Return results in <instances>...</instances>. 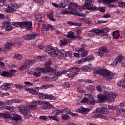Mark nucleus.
I'll return each mask as SVG.
<instances>
[{
  "instance_id": "nucleus-1",
  "label": "nucleus",
  "mask_w": 125,
  "mask_h": 125,
  "mask_svg": "<svg viewBox=\"0 0 125 125\" xmlns=\"http://www.w3.org/2000/svg\"><path fill=\"white\" fill-rule=\"evenodd\" d=\"M94 73L104 77L106 81H110L114 79V74L106 69H95L94 70Z\"/></svg>"
},
{
  "instance_id": "nucleus-2",
  "label": "nucleus",
  "mask_w": 125,
  "mask_h": 125,
  "mask_svg": "<svg viewBox=\"0 0 125 125\" xmlns=\"http://www.w3.org/2000/svg\"><path fill=\"white\" fill-rule=\"evenodd\" d=\"M2 3V6L4 7L6 9V11L8 12V13H13V12H15V11H17L19 8V6H18L16 4H6L4 3V0H0V3Z\"/></svg>"
},
{
  "instance_id": "nucleus-3",
  "label": "nucleus",
  "mask_w": 125,
  "mask_h": 125,
  "mask_svg": "<svg viewBox=\"0 0 125 125\" xmlns=\"http://www.w3.org/2000/svg\"><path fill=\"white\" fill-rule=\"evenodd\" d=\"M41 73H46L48 75H51L52 74H55V71H53L49 67L46 68H40L37 67L36 68V72L33 74L35 77H40L41 76Z\"/></svg>"
},
{
  "instance_id": "nucleus-4",
  "label": "nucleus",
  "mask_w": 125,
  "mask_h": 125,
  "mask_svg": "<svg viewBox=\"0 0 125 125\" xmlns=\"http://www.w3.org/2000/svg\"><path fill=\"white\" fill-rule=\"evenodd\" d=\"M15 26H20L21 28H25L26 30L27 31H33V27H32V25H33V23L32 21H23L21 22H17L14 23Z\"/></svg>"
},
{
  "instance_id": "nucleus-5",
  "label": "nucleus",
  "mask_w": 125,
  "mask_h": 125,
  "mask_svg": "<svg viewBox=\"0 0 125 125\" xmlns=\"http://www.w3.org/2000/svg\"><path fill=\"white\" fill-rule=\"evenodd\" d=\"M18 108L20 113L25 116L24 118L26 119V120L32 117V114H30L31 111L29 107H27V106L20 105L18 107Z\"/></svg>"
},
{
  "instance_id": "nucleus-6",
  "label": "nucleus",
  "mask_w": 125,
  "mask_h": 125,
  "mask_svg": "<svg viewBox=\"0 0 125 125\" xmlns=\"http://www.w3.org/2000/svg\"><path fill=\"white\" fill-rule=\"evenodd\" d=\"M102 114H109V110L105 107H97L94 112V115H93V118H96V119L99 118V116L102 115Z\"/></svg>"
},
{
  "instance_id": "nucleus-7",
  "label": "nucleus",
  "mask_w": 125,
  "mask_h": 125,
  "mask_svg": "<svg viewBox=\"0 0 125 125\" xmlns=\"http://www.w3.org/2000/svg\"><path fill=\"white\" fill-rule=\"evenodd\" d=\"M85 3L83 4V7L85 9H89V10H94L96 6L94 5V0H85Z\"/></svg>"
},
{
  "instance_id": "nucleus-8",
  "label": "nucleus",
  "mask_w": 125,
  "mask_h": 125,
  "mask_svg": "<svg viewBox=\"0 0 125 125\" xmlns=\"http://www.w3.org/2000/svg\"><path fill=\"white\" fill-rule=\"evenodd\" d=\"M35 63H36V62L34 60H31L30 61L29 60H27L25 61L24 64L19 68V70L30 69V67H31L32 65L35 64Z\"/></svg>"
},
{
  "instance_id": "nucleus-9",
  "label": "nucleus",
  "mask_w": 125,
  "mask_h": 125,
  "mask_svg": "<svg viewBox=\"0 0 125 125\" xmlns=\"http://www.w3.org/2000/svg\"><path fill=\"white\" fill-rule=\"evenodd\" d=\"M10 25H11V22H10V21H9L7 18H5L3 20V26H1V28L5 29L6 31H11L12 27Z\"/></svg>"
},
{
  "instance_id": "nucleus-10",
  "label": "nucleus",
  "mask_w": 125,
  "mask_h": 125,
  "mask_svg": "<svg viewBox=\"0 0 125 125\" xmlns=\"http://www.w3.org/2000/svg\"><path fill=\"white\" fill-rule=\"evenodd\" d=\"M104 54L105 56H106V57H109L111 56V55L109 54V53H108L107 48L105 47H100L98 52V55H99L101 57H104Z\"/></svg>"
},
{
  "instance_id": "nucleus-11",
  "label": "nucleus",
  "mask_w": 125,
  "mask_h": 125,
  "mask_svg": "<svg viewBox=\"0 0 125 125\" xmlns=\"http://www.w3.org/2000/svg\"><path fill=\"white\" fill-rule=\"evenodd\" d=\"M57 49L53 48L52 46L50 45H47L44 49L45 52L50 54L51 56L55 57L56 54V50Z\"/></svg>"
},
{
  "instance_id": "nucleus-12",
  "label": "nucleus",
  "mask_w": 125,
  "mask_h": 125,
  "mask_svg": "<svg viewBox=\"0 0 125 125\" xmlns=\"http://www.w3.org/2000/svg\"><path fill=\"white\" fill-rule=\"evenodd\" d=\"M38 27L41 29V32L43 35L47 34V28L45 26V23L42 21H38Z\"/></svg>"
},
{
  "instance_id": "nucleus-13",
  "label": "nucleus",
  "mask_w": 125,
  "mask_h": 125,
  "mask_svg": "<svg viewBox=\"0 0 125 125\" xmlns=\"http://www.w3.org/2000/svg\"><path fill=\"white\" fill-rule=\"evenodd\" d=\"M60 113L58 112V109L57 108H53L52 110L51 115L52 116H48L49 119H51V120H53L54 121H56V122H58L59 120L57 117L59 115Z\"/></svg>"
},
{
  "instance_id": "nucleus-14",
  "label": "nucleus",
  "mask_w": 125,
  "mask_h": 125,
  "mask_svg": "<svg viewBox=\"0 0 125 125\" xmlns=\"http://www.w3.org/2000/svg\"><path fill=\"white\" fill-rule=\"evenodd\" d=\"M92 31H93L95 35L97 36L99 35V34H104L109 32V28H108V27H105L102 30H100L98 28H93L92 29Z\"/></svg>"
},
{
  "instance_id": "nucleus-15",
  "label": "nucleus",
  "mask_w": 125,
  "mask_h": 125,
  "mask_svg": "<svg viewBox=\"0 0 125 125\" xmlns=\"http://www.w3.org/2000/svg\"><path fill=\"white\" fill-rule=\"evenodd\" d=\"M39 33H31L29 34L25 35L23 36L24 40H27V41H30V40H33L35 39L36 37H39Z\"/></svg>"
},
{
  "instance_id": "nucleus-16",
  "label": "nucleus",
  "mask_w": 125,
  "mask_h": 125,
  "mask_svg": "<svg viewBox=\"0 0 125 125\" xmlns=\"http://www.w3.org/2000/svg\"><path fill=\"white\" fill-rule=\"evenodd\" d=\"M123 61H124V56L121 55H119L115 59V60L113 62V66H117V65H119V64L120 63L123 64L121 62H123Z\"/></svg>"
},
{
  "instance_id": "nucleus-17",
  "label": "nucleus",
  "mask_w": 125,
  "mask_h": 125,
  "mask_svg": "<svg viewBox=\"0 0 125 125\" xmlns=\"http://www.w3.org/2000/svg\"><path fill=\"white\" fill-rule=\"evenodd\" d=\"M105 96H106V100L108 102H114V101H115V97H116L117 95H115L114 94H110L107 92L105 93Z\"/></svg>"
},
{
  "instance_id": "nucleus-18",
  "label": "nucleus",
  "mask_w": 125,
  "mask_h": 125,
  "mask_svg": "<svg viewBox=\"0 0 125 125\" xmlns=\"http://www.w3.org/2000/svg\"><path fill=\"white\" fill-rule=\"evenodd\" d=\"M51 108H54V106L47 102H44L43 105L41 106V109L42 110H49Z\"/></svg>"
},
{
  "instance_id": "nucleus-19",
  "label": "nucleus",
  "mask_w": 125,
  "mask_h": 125,
  "mask_svg": "<svg viewBox=\"0 0 125 125\" xmlns=\"http://www.w3.org/2000/svg\"><path fill=\"white\" fill-rule=\"evenodd\" d=\"M66 52L67 51H65V50H62L60 51L57 49L55 56L56 57H59V58H61V57H65Z\"/></svg>"
},
{
  "instance_id": "nucleus-20",
  "label": "nucleus",
  "mask_w": 125,
  "mask_h": 125,
  "mask_svg": "<svg viewBox=\"0 0 125 125\" xmlns=\"http://www.w3.org/2000/svg\"><path fill=\"white\" fill-rule=\"evenodd\" d=\"M12 45H13V43H11L10 42H7L4 44V48L3 49V51L4 52H7L9 50L11 49V47H12Z\"/></svg>"
},
{
  "instance_id": "nucleus-21",
  "label": "nucleus",
  "mask_w": 125,
  "mask_h": 125,
  "mask_svg": "<svg viewBox=\"0 0 125 125\" xmlns=\"http://www.w3.org/2000/svg\"><path fill=\"white\" fill-rule=\"evenodd\" d=\"M37 89L35 88H26L25 90L27 91H29V93H31L33 94V95H36V94H38V92H39V87H37Z\"/></svg>"
},
{
  "instance_id": "nucleus-22",
  "label": "nucleus",
  "mask_w": 125,
  "mask_h": 125,
  "mask_svg": "<svg viewBox=\"0 0 125 125\" xmlns=\"http://www.w3.org/2000/svg\"><path fill=\"white\" fill-rule=\"evenodd\" d=\"M69 14H73V15H77V16H81L82 17L84 16V14L79 13L75 8H72V10L69 11Z\"/></svg>"
},
{
  "instance_id": "nucleus-23",
  "label": "nucleus",
  "mask_w": 125,
  "mask_h": 125,
  "mask_svg": "<svg viewBox=\"0 0 125 125\" xmlns=\"http://www.w3.org/2000/svg\"><path fill=\"white\" fill-rule=\"evenodd\" d=\"M97 97L100 100V103H103L104 102H105L106 100H107L106 94H105V96L102 94H100L98 95Z\"/></svg>"
},
{
  "instance_id": "nucleus-24",
  "label": "nucleus",
  "mask_w": 125,
  "mask_h": 125,
  "mask_svg": "<svg viewBox=\"0 0 125 125\" xmlns=\"http://www.w3.org/2000/svg\"><path fill=\"white\" fill-rule=\"evenodd\" d=\"M88 98V105H94L95 104V103H94V98L92 96V95L88 94L87 95Z\"/></svg>"
},
{
  "instance_id": "nucleus-25",
  "label": "nucleus",
  "mask_w": 125,
  "mask_h": 125,
  "mask_svg": "<svg viewBox=\"0 0 125 125\" xmlns=\"http://www.w3.org/2000/svg\"><path fill=\"white\" fill-rule=\"evenodd\" d=\"M14 73H12L11 72H8L6 71H2V74L1 76L2 77H4L5 78H9L11 77H13Z\"/></svg>"
},
{
  "instance_id": "nucleus-26",
  "label": "nucleus",
  "mask_w": 125,
  "mask_h": 125,
  "mask_svg": "<svg viewBox=\"0 0 125 125\" xmlns=\"http://www.w3.org/2000/svg\"><path fill=\"white\" fill-rule=\"evenodd\" d=\"M89 111H90L89 108H85L84 107H81L78 109V112L84 115H86V114H87Z\"/></svg>"
},
{
  "instance_id": "nucleus-27",
  "label": "nucleus",
  "mask_w": 125,
  "mask_h": 125,
  "mask_svg": "<svg viewBox=\"0 0 125 125\" xmlns=\"http://www.w3.org/2000/svg\"><path fill=\"white\" fill-rule=\"evenodd\" d=\"M43 100L49 99L50 100H56V98L53 96L52 95H49L48 94H43Z\"/></svg>"
},
{
  "instance_id": "nucleus-28",
  "label": "nucleus",
  "mask_w": 125,
  "mask_h": 125,
  "mask_svg": "<svg viewBox=\"0 0 125 125\" xmlns=\"http://www.w3.org/2000/svg\"><path fill=\"white\" fill-rule=\"evenodd\" d=\"M74 67H71L68 69V73H67V75L69 78H71V79L74 78L75 77V73L73 72L72 71V70H74Z\"/></svg>"
},
{
  "instance_id": "nucleus-29",
  "label": "nucleus",
  "mask_w": 125,
  "mask_h": 125,
  "mask_svg": "<svg viewBox=\"0 0 125 125\" xmlns=\"http://www.w3.org/2000/svg\"><path fill=\"white\" fill-rule=\"evenodd\" d=\"M51 63H52V62L51 61H47L45 63V68H49V69L50 70H52L53 71H55V73H52V74L51 75H57V74H56V70H54L53 68H50V66H50V65H51Z\"/></svg>"
},
{
  "instance_id": "nucleus-30",
  "label": "nucleus",
  "mask_w": 125,
  "mask_h": 125,
  "mask_svg": "<svg viewBox=\"0 0 125 125\" xmlns=\"http://www.w3.org/2000/svg\"><path fill=\"white\" fill-rule=\"evenodd\" d=\"M11 84H12V83H4L3 85L0 86V88H2L3 89H9Z\"/></svg>"
},
{
  "instance_id": "nucleus-31",
  "label": "nucleus",
  "mask_w": 125,
  "mask_h": 125,
  "mask_svg": "<svg viewBox=\"0 0 125 125\" xmlns=\"http://www.w3.org/2000/svg\"><path fill=\"white\" fill-rule=\"evenodd\" d=\"M117 84L120 87H125V79H122L121 81H119Z\"/></svg>"
},
{
  "instance_id": "nucleus-32",
  "label": "nucleus",
  "mask_w": 125,
  "mask_h": 125,
  "mask_svg": "<svg viewBox=\"0 0 125 125\" xmlns=\"http://www.w3.org/2000/svg\"><path fill=\"white\" fill-rule=\"evenodd\" d=\"M11 117L14 121H19L21 119V116L16 114L12 115Z\"/></svg>"
},
{
  "instance_id": "nucleus-33",
  "label": "nucleus",
  "mask_w": 125,
  "mask_h": 125,
  "mask_svg": "<svg viewBox=\"0 0 125 125\" xmlns=\"http://www.w3.org/2000/svg\"><path fill=\"white\" fill-rule=\"evenodd\" d=\"M54 87V85L53 84H43L42 85L40 88L41 89H46L47 88H49V87Z\"/></svg>"
},
{
  "instance_id": "nucleus-34",
  "label": "nucleus",
  "mask_w": 125,
  "mask_h": 125,
  "mask_svg": "<svg viewBox=\"0 0 125 125\" xmlns=\"http://www.w3.org/2000/svg\"><path fill=\"white\" fill-rule=\"evenodd\" d=\"M57 75H53V76H61L62 74H66V76L68 75V71L63 70L61 72L58 71H56Z\"/></svg>"
},
{
  "instance_id": "nucleus-35",
  "label": "nucleus",
  "mask_w": 125,
  "mask_h": 125,
  "mask_svg": "<svg viewBox=\"0 0 125 125\" xmlns=\"http://www.w3.org/2000/svg\"><path fill=\"white\" fill-rule=\"evenodd\" d=\"M120 37V32L118 31H115L113 33V38L115 40L118 39Z\"/></svg>"
},
{
  "instance_id": "nucleus-36",
  "label": "nucleus",
  "mask_w": 125,
  "mask_h": 125,
  "mask_svg": "<svg viewBox=\"0 0 125 125\" xmlns=\"http://www.w3.org/2000/svg\"><path fill=\"white\" fill-rule=\"evenodd\" d=\"M35 18L36 19V21H42V15L40 14L39 13H36L35 14Z\"/></svg>"
},
{
  "instance_id": "nucleus-37",
  "label": "nucleus",
  "mask_w": 125,
  "mask_h": 125,
  "mask_svg": "<svg viewBox=\"0 0 125 125\" xmlns=\"http://www.w3.org/2000/svg\"><path fill=\"white\" fill-rule=\"evenodd\" d=\"M123 1H124V0H119V1H118L117 2H118V4L119 7H125V2Z\"/></svg>"
},
{
  "instance_id": "nucleus-38",
  "label": "nucleus",
  "mask_w": 125,
  "mask_h": 125,
  "mask_svg": "<svg viewBox=\"0 0 125 125\" xmlns=\"http://www.w3.org/2000/svg\"><path fill=\"white\" fill-rule=\"evenodd\" d=\"M68 44V42L66 40H62L60 41V46H63V45H67Z\"/></svg>"
},
{
  "instance_id": "nucleus-39",
  "label": "nucleus",
  "mask_w": 125,
  "mask_h": 125,
  "mask_svg": "<svg viewBox=\"0 0 125 125\" xmlns=\"http://www.w3.org/2000/svg\"><path fill=\"white\" fill-rule=\"evenodd\" d=\"M62 120H64V121H66L68 120H70V119H71V117H70V116H69V115L67 114H62Z\"/></svg>"
},
{
  "instance_id": "nucleus-40",
  "label": "nucleus",
  "mask_w": 125,
  "mask_h": 125,
  "mask_svg": "<svg viewBox=\"0 0 125 125\" xmlns=\"http://www.w3.org/2000/svg\"><path fill=\"white\" fill-rule=\"evenodd\" d=\"M0 117H4V118H6L7 119H10L11 115L9 114L0 113Z\"/></svg>"
},
{
  "instance_id": "nucleus-41",
  "label": "nucleus",
  "mask_w": 125,
  "mask_h": 125,
  "mask_svg": "<svg viewBox=\"0 0 125 125\" xmlns=\"http://www.w3.org/2000/svg\"><path fill=\"white\" fill-rule=\"evenodd\" d=\"M81 70L83 71L84 72H90L91 69L87 66H84L81 67Z\"/></svg>"
},
{
  "instance_id": "nucleus-42",
  "label": "nucleus",
  "mask_w": 125,
  "mask_h": 125,
  "mask_svg": "<svg viewBox=\"0 0 125 125\" xmlns=\"http://www.w3.org/2000/svg\"><path fill=\"white\" fill-rule=\"evenodd\" d=\"M94 10H99L101 12H105V9L103 7H96L95 8Z\"/></svg>"
},
{
  "instance_id": "nucleus-43",
  "label": "nucleus",
  "mask_w": 125,
  "mask_h": 125,
  "mask_svg": "<svg viewBox=\"0 0 125 125\" xmlns=\"http://www.w3.org/2000/svg\"><path fill=\"white\" fill-rule=\"evenodd\" d=\"M14 86L15 87L18 88V89H22V88H23V87H25V86H24L22 84H15Z\"/></svg>"
},
{
  "instance_id": "nucleus-44",
  "label": "nucleus",
  "mask_w": 125,
  "mask_h": 125,
  "mask_svg": "<svg viewBox=\"0 0 125 125\" xmlns=\"http://www.w3.org/2000/svg\"><path fill=\"white\" fill-rule=\"evenodd\" d=\"M123 112H125V108H120L116 111V113L117 114V115H122V114H123Z\"/></svg>"
},
{
  "instance_id": "nucleus-45",
  "label": "nucleus",
  "mask_w": 125,
  "mask_h": 125,
  "mask_svg": "<svg viewBox=\"0 0 125 125\" xmlns=\"http://www.w3.org/2000/svg\"><path fill=\"white\" fill-rule=\"evenodd\" d=\"M64 57H70V58H72L73 57V53L71 51H66Z\"/></svg>"
},
{
  "instance_id": "nucleus-46",
  "label": "nucleus",
  "mask_w": 125,
  "mask_h": 125,
  "mask_svg": "<svg viewBox=\"0 0 125 125\" xmlns=\"http://www.w3.org/2000/svg\"><path fill=\"white\" fill-rule=\"evenodd\" d=\"M53 16L54 15L53 13L50 14L49 15H47V17H48L49 20H51V21H55V19L53 18Z\"/></svg>"
},
{
  "instance_id": "nucleus-47",
  "label": "nucleus",
  "mask_w": 125,
  "mask_h": 125,
  "mask_svg": "<svg viewBox=\"0 0 125 125\" xmlns=\"http://www.w3.org/2000/svg\"><path fill=\"white\" fill-rule=\"evenodd\" d=\"M14 58L17 59V60H21L22 59V56L20 54H16L14 55Z\"/></svg>"
},
{
  "instance_id": "nucleus-48",
  "label": "nucleus",
  "mask_w": 125,
  "mask_h": 125,
  "mask_svg": "<svg viewBox=\"0 0 125 125\" xmlns=\"http://www.w3.org/2000/svg\"><path fill=\"white\" fill-rule=\"evenodd\" d=\"M34 2L36 3H39V4L42 5V4H43L44 1L43 0H34Z\"/></svg>"
},
{
  "instance_id": "nucleus-49",
  "label": "nucleus",
  "mask_w": 125,
  "mask_h": 125,
  "mask_svg": "<svg viewBox=\"0 0 125 125\" xmlns=\"http://www.w3.org/2000/svg\"><path fill=\"white\" fill-rule=\"evenodd\" d=\"M74 33L73 32H70L68 33L67 37L68 39L72 38L74 37Z\"/></svg>"
},
{
  "instance_id": "nucleus-50",
  "label": "nucleus",
  "mask_w": 125,
  "mask_h": 125,
  "mask_svg": "<svg viewBox=\"0 0 125 125\" xmlns=\"http://www.w3.org/2000/svg\"><path fill=\"white\" fill-rule=\"evenodd\" d=\"M87 89H88V90H89L90 91H94V88H95L94 87V86L93 85H90L87 87Z\"/></svg>"
},
{
  "instance_id": "nucleus-51",
  "label": "nucleus",
  "mask_w": 125,
  "mask_h": 125,
  "mask_svg": "<svg viewBox=\"0 0 125 125\" xmlns=\"http://www.w3.org/2000/svg\"><path fill=\"white\" fill-rule=\"evenodd\" d=\"M104 39H105V40H111V36L110 35H108V34H104L103 35Z\"/></svg>"
},
{
  "instance_id": "nucleus-52",
  "label": "nucleus",
  "mask_w": 125,
  "mask_h": 125,
  "mask_svg": "<svg viewBox=\"0 0 125 125\" xmlns=\"http://www.w3.org/2000/svg\"><path fill=\"white\" fill-rule=\"evenodd\" d=\"M29 109H31V110H36V109H37V104L29 105Z\"/></svg>"
},
{
  "instance_id": "nucleus-53",
  "label": "nucleus",
  "mask_w": 125,
  "mask_h": 125,
  "mask_svg": "<svg viewBox=\"0 0 125 125\" xmlns=\"http://www.w3.org/2000/svg\"><path fill=\"white\" fill-rule=\"evenodd\" d=\"M84 50V45L82 44L81 47L77 50L78 52H82V51H83Z\"/></svg>"
},
{
  "instance_id": "nucleus-54",
  "label": "nucleus",
  "mask_w": 125,
  "mask_h": 125,
  "mask_svg": "<svg viewBox=\"0 0 125 125\" xmlns=\"http://www.w3.org/2000/svg\"><path fill=\"white\" fill-rule=\"evenodd\" d=\"M98 118H101V119H103V120H109V117H108V116H105V115H101Z\"/></svg>"
},
{
  "instance_id": "nucleus-55",
  "label": "nucleus",
  "mask_w": 125,
  "mask_h": 125,
  "mask_svg": "<svg viewBox=\"0 0 125 125\" xmlns=\"http://www.w3.org/2000/svg\"><path fill=\"white\" fill-rule=\"evenodd\" d=\"M94 35L95 33L93 32V31H92V30H91L89 32V33H88V36H89V37H94Z\"/></svg>"
},
{
  "instance_id": "nucleus-56",
  "label": "nucleus",
  "mask_w": 125,
  "mask_h": 125,
  "mask_svg": "<svg viewBox=\"0 0 125 125\" xmlns=\"http://www.w3.org/2000/svg\"><path fill=\"white\" fill-rule=\"evenodd\" d=\"M61 13H62V14H70V11L62 10L61 11Z\"/></svg>"
},
{
  "instance_id": "nucleus-57",
  "label": "nucleus",
  "mask_w": 125,
  "mask_h": 125,
  "mask_svg": "<svg viewBox=\"0 0 125 125\" xmlns=\"http://www.w3.org/2000/svg\"><path fill=\"white\" fill-rule=\"evenodd\" d=\"M87 54H88L87 52H86V51H84V52H83L81 53V56H82V57H85V56H87Z\"/></svg>"
},
{
  "instance_id": "nucleus-58",
  "label": "nucleus",
  "mask_w": 125,
  "mask_h": 125,
  "mask_svg": "<svg viewBox=\"0 0 125 125\" xmlns=\"http://www.w3.org/2000/svg\"><path fill=\"white\" fill-rule=\"evenodd\" d=\"M23 101H22V100H20V99H15V100H13V102L14 103H21V102H22Z\"/></svg>"
},
{
  "instance_id": "nucleus-59",
  "label": "nucleus",
  "mask_w": 125,
  "mask_h": 125,
  "mask_svg": "<svg viewBox=\"0 0 125 125\" xmlns=\"http://www.w3.org/2000/svg\"><path fill=\"white\" fill-rule=\"evenodd\" d=\"M82 103H85V102H87V104H88V99L87 98H84L82 100Z\"/></svg>"
},
{
  "instance_id": "nucleus-60",
  "label": "nucleus",
  "mask_w": 125,
  "mask_h": 125,
  "mask_svg": "<svg viewBox=\"0 0 125 125\" xmlns=\"http://www.w3.org/2000/svg\"><path fill=\"white\" fill-rule=\"evenodd\" d=\"M96 89L98 90V91H99L100 92H101L102 91V88L101 87V86L98 85L96 86Z\"/></svg>"
},
{
  "instance_id": "nucleus-61",
  "label": "nucleus",
  "mask_w": 125,
  "mask_h": 125,
  "mask_svg": "<svg viewBox=\"0 0 125 125\" xmlns=\"http://www.w3.org/2000/svg\"><path fill=\"white\" fill-rule=\"evenodd\" d=\"M103 3H104V4H110V0H103Z\"/></svg>"
},
{
  "instance_id": "nucleus-62",
  "label": "nucleus",
  "mask_w": 125,
  "mask_h": 125,
  "mask_svg": "<svg viewBox=\"0 0 125 125\" xmlns=\"http://www.w3.org/2000/svg\"><path fill=\"white\" fill-rule=\"evenodd\" d=\"M38 98H39V99H43V94L39 93V94L38 96Z\"/></svg>"
},
{
  "instance_id": "nucleus-63",
  "label": "nucleus",
  "mask_w": 125,
  "mask_h": 125,
  "mask_svg": "<svg viewBox=\"0 0 125 125\" xmlns=\"http://www.w3.org/2000/svg\"><path fill=\"white\" fill-rule=\"evenodd\" d=\"M24 83L26 85H28V86H30V85H33V83L29 82H25Z\"/></svg>"
},
{
  "instance_id": "nucleus-64",
  "label": "nucleus",
  "mask_w": 125,
  "mask_h": 125,
  "mask_svg": "<svg viewBox=\"0 0 125 125\" xmlns=\"http://www.w3.org/2000/svg\"><path fill=\"white\" fill-rule=\"evenodd\" d=\"M13 103H14L13 100L8 101L7 102V104H8V105H12Z\"/></svg>"
}]
</instances>
